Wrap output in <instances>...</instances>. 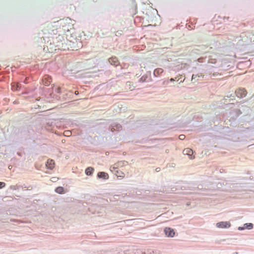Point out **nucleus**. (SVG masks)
Masks as SVG:
<instances>
[{"label": "nucleus", "mask_w": 254, "mask_h": 254, "mask_svg": "<svg viewBox=\"0 0 254 254\" xmlns=\"http://www.w3.org/2000/svg\"><path fill=\"white\" fill-rule=\"evenodd\" d=\"M247 93V91L244 88H240L236 91V96L239 98L245 97Z\"/></svg>", "instance_id": "f257e3e1"}, {"label": "nucleus", "mask_w": 254, "mask_h": 254, "mask_svg": "<svg viewBox=\"0 0 254 254\" xmlns=\"http://www.w3.org/2000/svg\"><path fill=\"white\" fill-rule=\"evenodd\" d=\"M183 154L185 155H187L190 156V159H193L195 158L194 155H193V150L190 148H187L183 150Z\"/></svg>", "instance_id": "f03ea898"}, {"label": "nucleus", "mask_w": 254, "mask_h": 254, "mask_svg": "<svg viewBox=\"0 0 254 254\" xmlns=\"http://www.w3.org/2000/svg\"><path fill=\"white\" fill-rule=\"evenodd\" d=\"M216 226L218 228H226L230 227L231 224L229 222H220L217 223Z\"/></svg>", "instance_id": "7ed1b4c3"}, {"label": "nucleus", "mask_w": 254, "mask_h": 254, "mask_svg": "<svg viewBox=\"0 0 254 254\" xmlns=\"http://www.w3.org/2000/svg\"><path fill=\"white\" fill-rule=\"evenodd\" d=\"M164 232L168 237H173L175 235V232L173 229L170 228H165Z\"/></svg>", "instance_id": "20e7f679"}, {"label": "nucleus", "mask_w": 254, "mask_h": 254, "mask_svg": "<svg viewBox=\"0 0 254 254\" xmlns=\"http://www.w3.org/2000/svg\"><path fill=\"white\" fill-rule=\"evenodd\" d=\"M43 83L46 86H49L52 82L51 77L46 75L43 78Z\"/></svg>", "instance_id": "39448f33"}, {"label": "nucleus", "mask_w": 254, "mask_h": 254, "mask_svg": "<svg viewBox=\"0 0 254 254\" xmlns=\"http://www.w3.org/2000/svg\"><path fill=\"white\" fill-rule=\"evenodd\" d=\"M46 166L50 169H53L55 167V162L54 160L50 159L48 160L46 163Z\"/></svg>", "instance_id": "423d86ee"}, {"label": "nucleus", "mask_w": 254, "mask_h": 254, "mask_svg": "<svg viewBox=\"0 0 254 254\" xmlns=\"http://www.w3.org/2000/svg\"><path fill=\"white\" fill-rule=\"evenodd\" d=\"M109 63L114 65H118L119 63L118 59L115 57H112L109 59Z\"/></svg>", "instance_id": "0eeeda50"}, {"label": "nucleus", "mask_w": 254, "mask_h": 254, "mask_svg": "<svg viewBox=\"0 0 254 254\" xmlns=\"http://www.w3.org/2000/svg\"><path fill=\"white\" fill-rule=\"evenodd\" d=\"M98 177L100 178H103L105 180H107L109 178V176L107 173L105 172H99L98 173Z\"/></svg>", "instance_id": "6e6552de"}, {"label": "nucleus", "mask_w": 254, "mask_h": 254, "mask_svg": "<svg viewBox=\"0 0 254 254\" xmlns=\"http://www.w3.org/2000/svg\"><path fill=\"white\" fill-rule=\"evenodd\" d=\"M20 84L18 83H12L11 85L12 90L13 91L18 90L20 89Z\"/></svg>", "instance_id": "1a4fd4ad"}, {"label": "nucleus", "mask_w": 254, "mask_h": 254, "mask_svg": "<svg viewBox=\"0 0 254 254\" xmlns=\"http://www.w3.org/2000/svg\"><path fill=\"white\" fill-rule=\"evenodd\" d=\"M94 171V169L92 167H88L85 170V173L87 175H91Z\"/></svg>", "instance_id": "9d476101"}, {"label": "nucleus", "mask_w": 254, "mask_h": 254, "mask_svg": "<svg viewBox=\"0 0 254 254\" xmlns=\"http://www.w3.org/2000/svg\"><path fill=\"white\" fill-rule=\"evenodd\" d=\"M56 192L58 193H63L64 192V189L62 187H59L56 189Z\"/></svg>", "instance_id": "9b49d317"}, {"label": "nucleus", "mask_w": 254, "mask_h": 254, "mask_svg": "<svg viewBox=\"0 0 254 254\" xmlns=\"http://www.w3.org/2000/svg\"><path fill=\"white\" fill-rule=\"evenodd\" d=\"M163 71V70L162 68H157L154 70V73L155 75L159 74L160 73H162Z\"/></svg>", "instance_id": "f8f14e48"}, {"label": "nucleus", "mask_w": 254, "mask_h": 254, "mask_svg": "<svg viewBox=\"0 0 254 254\" xmlns=\"http://www.w3.org/2000/svg\"><path fill=\"white\" fill-rule=\"evenodd\" d=\"M64 135H65V136H70L71 135V132L69 131H65L64 132Z\"/></svg>", "instance_id": "ddd939ff"}, {"label": "nucleus", "mask_w": 254, "mask_h": 254, "mask_svg": "<svg viewBox=\"0 0 254 254\" xmlns=\"http://www.w3.org/2000/svg\"><path fill=\"white\" fill-rule=\"evenodd\" d=\"M5 186V184L4 182H0V189H2Z\"/></svg>", "instance_id": "4468645a"}, {"label": "nucleus", "mask_w": 254, "mask_h": 254, "mask_svg": "<svg viewBox=\"0 0 254 254\" xmlns=\"http://www.w3.org/2000/svg\"><path fill=\"white\" fill-rule=\"evenodd\" d=\"M185 138V136L184 134H181L179 136V139L181 140H184Z\"/></svg>", "instance_id": "2eb2a0df"}, {"label": "nucleus", "mask_w": 254, "mask_h": 254, "mask_svg": "<svg viewBox=\"0 0 254 254\" xmlns=\"http://www.w3.org/2000/svg\"><path fill=\"white\" fill-rule=\"evenodd\" d=\"M252 227H253V224L252 223H249V224L248 225V228L251 229V228H252Z\"/></svg>", "instance_id": "dca6fc26"}, {"label": "nucleus", "mask_w": 254, "mask_h": 254, "mask_svg": "<svg viewBox=\"0 0 254 254\" xmlns=\"http://www.w3.org/2000/svg\"><path fill=\"white\" fill-rule=\"evenodd\" d=\"M118 177H123V176H121V174H120V176H118Z\"/></svg>", "instance_id": "f3484780"}, {"label": "nucleus", "mask_w": 254, "mask_h": 254, "mask_svg": "<svg viewBox=\"0 0 254 254\" xmlns=\"http://www.w3.org/2000/svg\"><path fill=\"white\" fill-rule=\"evenodd\" d=\"M118 177H123V176H121V174H120V176H118Z\"/></svg>", "instance_id": "a211bd4d"}, {"label": "nucleus", "mask_w": 254, "mask_h": 254, "mask_svg": "<svg viewBox=\"0 0 254 254\" xmlns=\"http://www.w3.org/2000/svg\"><path fill=\"white\" fill-rule=\"evenodd\" d=\"M120 128H121V126H120L118 128H119V129H120Z\"/></svg>", "instance_id": "6ab92c4d"}, {"label": "nucleus", "mask_w": 254, "mask_h": 254, "mask_svg": "<svg viewBox=\"0 0 254 254\" xmlns=\"http://www.w3.org/2000/svg\"><path fill=\"white\" fill-rule=\"evenodd\" d=\"M174 80L173 78L171 79V81H174Z\"/></svg>", "instance_id": "aec40b11"}, {"label": "nucleus", "mask_w": 254, "mask_h": 254, "mask_svg": "<svg viewBox=\"0 0 254 254\" xmlns=\"http://www.w3.org/2000/svg\"><path fill=\"white\" fill-rule=\"evenodd\" d=\"M193 77H194V75H193L192 76V78L193 79Z\"/></svg>", "instance_id": "412c9836"}]
</instances>
